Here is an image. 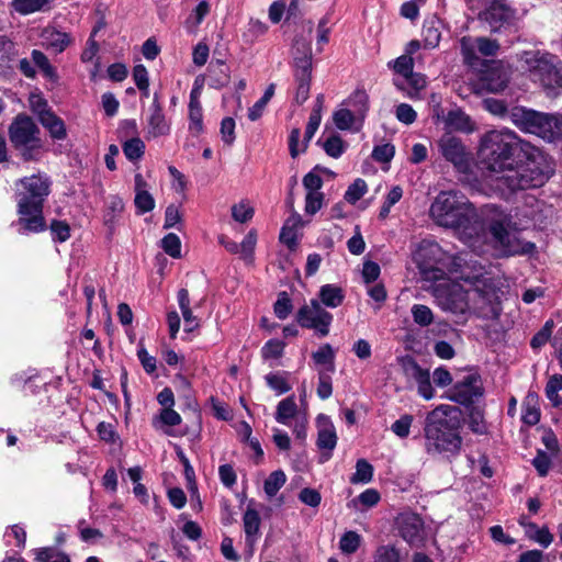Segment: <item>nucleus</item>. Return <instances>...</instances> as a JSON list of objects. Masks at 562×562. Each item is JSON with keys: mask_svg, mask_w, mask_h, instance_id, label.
Returning <instances> with one entry per match:
<instances>
[{"mask_svg": "<svg viewBox=\"0 0 562 562\" xmlns=\"http://www.w3.org/2000/svg\"><path fill=\"white\" fill-rule=\"evenodd\" d=\"M476 155L482 168L495 176L497 188L510 192L542 187L553 172L548 155L507 128L484 133Z\"/></svg>", "mask_w": 562, "mask_h": 562, "instance_id": "obj_1", "label": "nucleus"}, {"mask_svg": "<svg viewBox=\"0 0 562 562\" xmlns=\"http://www.w3.org/2000/svg\"><path fill=\"white\" fill-rule=\"evenodd\" d=\"M462 281L443 279L431 286L438 306L453 314L472 310L481 318L497 319L504 294L499 280L481 267L476 272L464 276Z\"/></svg>", "mask_w": 562, "mask_h": 562, "instance_id": "obj_2", "label": "nucleus"}, {"mask_svg": "<svg viewBox=\"0 0 562 562\" xmlns=\"http://www.w3.org/2000/svg\"><path fill=\"white\" fill-rule=\"evenodd\" d=\"M429 214L439 226L451 228L469 246L484 235V223L473 204L461 193L441 191L430 205Z\"/></svg>", "mask_w": 562, "mask_h": 562, "instance_id": "obj_3", "label": "nucleus"}, {"mask_svg": "<svg viewBox=\"0 0 562 562\" xmlns=\"http://www.w3.org/2000/svg\"><path fill=\"white\" fill-rule=\"evenodd\" d=\"M460 409L440 404L429 412L425 419V450L430 456L456 457L462 447L460 436Z\"/></svg>", "mask_w": 562, "mask_h": 562, "instance_id": "obj_4", "label": "nucleus"}, {"mask_svg": "<svg viewBox=\"0 0 562 562\" xmlns=\"http://www.w3.org/2000/svg\"><path fill=\"white\" fill-rule=\"evenodd\" d=\"M16 225L20 234L40 233L46 229L43 215L44 201L50 192V181L45 173L24 177L15 183Z\"/></svg>", "mask_w": 562, "mask_h": 562, "instance_id": "obj_5", "label": "nucleus"}, {"mask_svg": "<svg viewBox=\"0 0 562 562\" xmlns=\"http://www.w3.org/2000/svg\"><path fill=\"white\" fill-rule=\"evenodd\" d=\"M518 59L530 79L538 82L548 97H557L562 92V63L557 56L527 50L519 54Z\"/></svg>", "mask_w": 562, "mask_h": 562, "instance_id": "obj_6", "label": "nucleus"}, {"mask_svg": "<svg viewBox=\"0 0 562 562\" xmlns=\"http://www.w3.org/2000/svg\"><path fill=\"white\" fill-rule=\"evenodd\" d=\"M8 133L11 144L24 160H38L44 144L41 130L32 117L24 113L18 114L10 124Z\"/></svg>", "mask_w": 562, "mask_h": 562, "instance_id": "obj_7", "label": "nucleus"}, {"mask_svg": "<svg viewBox=\"0 0 562 562\" xmlns=\"http://www.w3.org/2000/svg\"><path fill=\"white\" fill-rule=\"evenodd\" d=\"M513 121L520 130L549 142L562 137V116L517 108L513 112Z\"/></svg>", "mask_w": 562, "mask_h": 562, "instance_id": "obj_8", "label": "nucleus"}, {"mask_svg": "<svg viewBox=\"0 0 562 562\" xmlns=\"http://www.w3.org/2000/svg\"><path fill=\"white\" fill-rule=\"evenodd\" d=\"M441 157L460 172L468 175L473 166V155L461 138L449 133L443 134L437 142Z\"/></svg>", "mask_w": 562, "mask_h": 562, "instance_id": "obj_9", "label": "nucleus"}, {"mask_svg": "<svg viewBox=\"0 0 562 562\" xmlns=\"http://www.w3.org/2000/svg\"><path fill=\"white\" fill-rule=\"evenodd\" d=\"M510 220L504 215L499 220H495L490 224V232L498 247L506 256L526 254L533 249V244L521 243L517 234L509 229Z\"/></svg>", "mask_w": 562, "mask_h": 562, "instance_id": "obj_10", "label": "nucleus"}, {"mask_svg": "<svg viewBox=\"0 0 562 562\" xmlns=\"http://www.w3.org/2000/svg\"><path fill=\"white\" fill-rule=\"evenodd\" d=\"M480 18L486 22L491 32L517 33L519 30L516 12L502 1H493L480 13Z\"/></svg>", "mask_w": 562, "mask_h": 562, "instance_id": "obj_11", "label": "nucleus"}, {"mask_svg": "<svg viewBox=\"0 0 562 562\" xmlns=\"http://www.w3.org/2000/svg\"><path fill=\"white\" fill-rule=\"evenodd\" d=\"M296 322L303 328L314 329L319 337H325L329 334L333 315L318 300L313 299L297 311Z\"/></svg>", "mask_w": 562, "mask_h": 562, "instance_id": "obj_12", "label": "nucleus"}, {"mask_svg": "<svg viewBox=\"0 0 562 562\" xmlns=\"http://www.w3.org/2000/svg\"><path fill=\"white\" fill-rule=\"evenodd\" d=\"M484 395V386L477 373L465 375L449 392L448 398L461 405H471Z\"/></svg>", "mask_w": 562, "mask_h": 562, "instance_id": "obj_13", "label": "nucleus"}, {"mask_svg": "<svg viewBox=\"0 0 562 562\" xmlns=\"http://www.w3.org/2000/svg\"><path fill=\"white\" fill-rule=\"evenodd\" d=\"M171 124L166 117L159 97L154 94L153 103L149 105L145 117V138L155 139L170 134Z\"/></svg>", "mask_w": 562, "mask_h": 562, "instance_id": "obj_14", "label": "nucleus"}, {"mask_svg": "<svg viewBox=\"0 0 562 562\" xmlns=\"http://www.w3.org/2000/svg\"><path fill=\"white\" fill-rule=\"evenodd\" d=\"M404 374L415 381L417 393L426 401L435 397V389L430 382L429 370L423 369L413 358L405 357L401 360Z\"/></svg>", "mask_w": 562, "mask_h": 562, "instance_id": "obj_15", "label": "nucleus"}, {"mask_svg": "<svg viewBox=\"0 0 562 562\" xmlns=\"http://www.w3.org/2000/svg\"><path fill=\"white\" fill-rule=\"evenodd\" d=\"M316 446L322 452L321 462H325L331 457L333 450L337 446L338 437L331 419L324 414H319L316 417Z\"/></svg>", "mask_w": 562, "mask_h": 562, "instance_id": "obj_16", "label": "nucleus"}, {"mask_svg": "<svg viewBox=\"0 0 562 562\" xmlns=\"http://www.w3.org/2000/svg\"><path fill=\"white\" fill-rule=\"evenodd\" d=\"M397 526L401 537L411 546L420 544L426 539L424 520L415 513H402Z\"/></svg>", "mask_w": 562, "mask_h": 562, "instance_id": "obj_17", "label": "nucleus"}, {"mask_svg": "<svg viewBox=\"0 0 562 562\" xmlns=\"http://www.w3.org/2000/svg\"><path fill=\"white\" fill-rule=\"evenodd\" d=\"M34 112L38 114L41 124L48 131L54 139H65L67 131L64 121L50 109L41 110L34 104Z\"/></svg>", "mask_w": 562, "mask_h": 562, "instance_id": "obj_18", "label": "nucleus"}, {"mask_svg": "<svg viewBox=\"0 0 562 562\" xmlns=\"http://www.w3.org/2000/svg\"><path fill=\"white\" fill-rule=\"evenodd\" d=\"M243 524L246 543L249 547V554L251 555L254 551V546L260 535L261 519L259 513L256 509L248 506L243 516Z\"/></svg>", "mask_w": 562, "mask_h": 562, "instance_id": "obj_19", "label": "nucleus"}, {"mask_svg": "<svg viewBox=\"0 0 562 562\" xmlns=\"http://www.w3.org/2000/svg\"><path fill=\"white\" fill-rule=\"evenodd\" d=\"M302 413L299 409L294 395H290L278 403L274 419L279 424L291 426L292 422L299 418Z\"/></svg>", "mask_w": 562, "mask_h": 562, "instance_id": "obj_20", "label": "nucleus"}, {"mask_svg": "<svg viewBox=\"0 0 562 562\" xmlns=\"http://www.w3.org/2000/svg\"><path fill=\"white\" fill-rule=\"evenodd\" d=\"M182 418L179 413L171 408H162L159 414L151 419V425L156 430L162 431L167 436H175L171 427L180 425Z\"/></svg>", "mask_w": 562, "mask_h": 562, "instance_id": "obj_21", "label": "nucleus"}, {"mask_svg": "<svg viewBox=\"0 0 562 562\" xmlns=\"http://www.w3.org/2000/svg\"><path fill=\"white\" fill-rule=\"evenodd\" d=\"M41 36L44 45L53 49L56 54L63 53L72 44V38L68 33L56 30L55 27L44 29Z\"/></svg>", "mask_w": 562, "mask_h": 562, "instance_id": "obj_22", "label": "nucleus"}, {"mask_svg": "<svg viewBox=\"0 0 562 562\" xmlns=\"http://www.w3.org/2000/svg\"><path fill=\"white\" fill-rule=\"evenodd\" d=\"M301 226V216L296 213L290 215L281 228L280 241L286 245L288 248L295 249L297 246V232Z\"/></svg>", "mask_w": 562, "mask_h": 562, "instance_id": "obj_23", "label": "nucleus"}, {"mask_svg": "<svg viewBox=\"0 0 562 562\" xmlns=\"http://www.w3.org/2000/svg\"><path fill=\"white\" fill-rule=\"evenodd\" d=\"M299 65L301 70L295 71V79L297 82L295 101L301 104L308 99L312 71H308V61L306 59H301Z\"/></svg>", "mask_w": 562, "mask_h": 562, "instance_id": "obj_24", "label": "nucleus"}, {"mask_svg": "<svg viewBox=\"0 0 562 562\" xmlns=\"http://www.w3.org/2000/svg\"><path fill=\"white\" fill-rule=\"evenodd\" d=\"M341 105L353 112L355 116L362 117L364 120L369 111V95L364 90H356L341 103Z\"/></svg>", "mask_w": 562, "mask_h": 562, "instance_id": "obj_25", "label": "nucleus"}, {"mask_svg": "<svg viewBox=\"0 0 562 562\" xmlns=\"http://www.w3.org/2000/svg\"><path fill=\"white\" fill-rule=\"evenodd\" d=\"M394 85L406 92L409 98H416L418 92L423 90L426 85V77L422 74L412 71L409 76H405L403 79L394 80Z\"/></svg>", "mask_w": 562, "mask_h": 562, "instance_id": "obj_26", "label": "nucleus"}, {"mask_svg": "<svg viewBox=\"0 0 562 562\" xmlns=\"http://www.w3.org/2000/svg\"><path fill=\"white\" fill-rule=\"evenodd\" d=\"M135 205L138 213L150 212L155 207V201L151 194L146 190V182L142 175L135 176Z\"/></svg>", "mask_w": 562, "mask_h": 562, "instance_id": "obj_27", "label": "nucleus"}, {"mask_svg": "<svg viewBox=\"0 0 562 562\" xmlns=\"http://www.w3.org/2000/svg\"><path fill=\"white\" fill-rule=\"evenodd\" d=\"M312 359L319 370L324 372L335 371V351L329 344H324L315 352L312 353Z\"/></svg>", "mask_w": 562, "mask_h": 562, "instance_id": "obj_28", "label": "nucleus"}, {"mask_svg": "<svg viewBox=\"0 0 562 562\" xmlns=\"http://www.w3.org/2000/svg\"><path fill=\"white\" fill-rule=\"evenodd\" d=\"M520 525L526 528L527 537L543 548H548L552 543L553 535L548 527L539 528L535 522H525L524 520H520Z\"/></svg>", "mask_w": 562, "mask_h": 562, "instance_id": "obj_29", "label": "nucleus"}, {"mask_svg": "<svg viewBox=\"0 0 562 562\" xmlns=\"http://www.w3.org/2000/svg\"><path fill=\"white\" fill-rule=\"evenodd\" d=\"M319 303L325 306L335 308L342 304L345 294L341 288L335 284H325L319 289Z\"/></svg>", "mask_w": 562, "mask_h": 562, "instance_id": "obj_30", "label": "nucleus"}, {"mask_svg": "<svg viewBox=\"0 0 562 562\" xmlns=\"http://www.w3.org/2000/svg\"><path fill=\"white\" fill-rule=\"evenodd\" d=\"M484 81L488 91L497 93L507 87L508 76L499 66H497L491 68L486 72Z\"/></svg>", "mask_w": 562, "mask_h": 562, "instance_id": "obj_31", "label": "nucleus"}, {"mask_svg": "<svg viewBox=\"0 0 562 562\" xmlns=\"http://www.w3.org/2000/svg\"><path fill=\"white\" fill-rule=\"evenodd\" d=\"M446 123L450 128L460 132L471 133L474 131V123L470 116L459 110L450 111L446 117Z\"/></svg>", "mask_w": 562, "mask_h": 562, "instance_id": "obj_32", "label": "nucleus"}, {"mask_svg": "<svg viewBox=\"0 0 562 562\" xmlns=\"http://www.w3.org/2000/svg\"><path fill=\"white\" fill-rule=\"evenodd\" d=\"M521 419L526 425L535 426L540 420V409L536 396L529 395L522 404Z\"/></svg>", "mask_w": 562, "mask_h": 562, "instance_id": "obj_33", "label": "nucleus"}, {"mask_svg": "<svg viewBox=\"0 0 562 562\" xmlns=\"http://www.w3.org/2000/svg\"><path fill=\"white\" fill-rule=\"evenodd\" d=\"M306 59L308 61V71H312V49L310 42L306 40H296L293 45V60L295 71H300V60Z\"/></svg>", "mask_w": 562, "mask_h": 562, "instance_id": "obj_34", "label": "nucleus"}, {"mask_svg": "<svg viewBox=\"0 0 562 562\" xmlns=\"http://www.w3.org/2000/svg\"><path fill=\"white\" fill-rule=\"evenodd\" d=\"M268 386L276 392L277 395H282L291 390V384L288 381L286 372L269 373L265 376Z\"/></svg>", "mask_w": 562, "mask_h": 562, "instance_id": "obj_35", "label": "nucleus"}, {"mask_svg": "<svg viewBox=\"0 0 562 562\" xmlns=\"http://www.w3.org/2000/svg\"><path fill=\"white\" fill-rule=\"evenodd\" d=\"M562 391V374H553L546 385V395L554 407L562 404L559 392Z\"/></svg>", "mask_w": 562, "mask_h": 562, "instance_id": "obj_36", "label": "nucleus"}, {"mask_svg": "<svg viewBox=\"0 0 562 562\" xmlns=\"http://www.w3.org/2000/svg\"><path fill=\"white\" fill-rule=\"evenodd\" d=\"M374 562H402L400 550L391 544H382L373 554Z\"/></svg>", "mask_w": 562, "mask_h": 562, "instance_id": "obj_37", "label": "nucleus"}, {"mask_svg": "<svg viewBox=\"0 0 562 562\" xmlns=\"http://www.w3.org/2000/svg\"><path fill=\"white\" fill-rule=\"evenodd\" d=\"M203 130L202 105L189 104V131L192 135L199 136Z\"/></svg>", "mask_w": 562, "mask_h": 562, "instance_id": "obj_38", "label": "nucleus"}, {"mask_svg": "<svg viewBox=\"0 0 562 562\" xmlns=\"http://www.w3.org/2000/svg\"><path fill=\"white\" fill-rule=\"evenodd\" d=\"M285 342L280 339H270L261 348L265 360H277L283 356Z\"/></svg>", "mask_w": 562, "mask_h": 562, "instance_id": "obj_39", "label": "nucleus"}, {"mask_svg": "<svg viewBox=\"0 0 562 562\" xmlns=\"http://www.w3.org/2000/svg\"><path fill=\"white\" fill-rule=\"evenodd\" d=\"M361 543V536L356 531L345 532L339 540V549L345 554L355 553Z\"/></svg>", "mask_w": 562, "mask_h": 562, "instance_id": "obj_40", "label": "nucleus"}, {"mask_svg": "<svg viewBox=\"0 0 562 562\" xmlns=\"http://www.w3.org/2000/svg\"><path fill=\"white\" fill-rule=\"evenodd\" d=\"M286 476L283 471L278 470L272 472L265 481V492L269 497H273L279 490L284 485Z\"/></svg>", "mask_w": 562, "mask_h": 562, "instance_id": "obj_41", "label": "nucleus"}, {"mask_svg": "<svg viewBox=\"0 0 562 562\" xmlns=\"http://www.w3.org/2000/svg\"><path fill=\"white\" fill-rule=\"evenodd\" d=\"M372 476H373L372 465L367 460L359 459L356 464V472L351 476L350 481L353 484L368 483L372 480Z\"/></svg>", "mask_w": 562, "mask_h": 562, "instance_id": "obj_42", "label": "nucleus"}, {"mask_svg": "<svg viewBox=\"0 0 562 562\" xmlns=\"http://www.w3.org/2000/svg\"><path fill=\"white\" fill-rule=\"evenodd\" d=\"M35 559L38 562H70L67 554L54 548H40L35 550Z\"/></svg>", "mask_w": 562, "mask_h": 562, "instance_id": "obj_43", "label": "nucleus"}, {"mask_svg": "<svg viewBox=\"0 0 562 562\" xmlns=\"http://www.w3.org/2000/svg\"><path fill=\"white\" fill-rule=\"evenodd\" d=\"M255 214L254 207L248 201H240L232 206V217L238 223L249 222Z\"/></svg>", "mask_w": 562, "mask_h": 562, "instance_id": "obj_44", "label": "nucleus"}, {"mask_svg": "<svg viewBox=\"0 0 562 562\" xmlns=\"http://www.w3.org/2000/svg\"><path fill=\"white\" fill-rule=\"evenodd\" d=\"M368 191V186L363 179H356L345 192V200L350 203H357Z\"/></svg>", "mask_w": 562, "mask_h": 562, "instance_id": "obj_45", "label": "nucleus"}, {"mask_svg": "<svg viewBox=\"0 0 562 562\" xmlns=\"http://www.w3.org/2000/svg\"><path fill=\"white\" fill-rule=\"evenodd\" d=\"M145 151V144L139 137L126 140L123 145V153L128 160L139 159Z\"/></svg>", "mask_w": 562, "mask_h": 562, "instance_id": "obj_46", "label": "nucleus"}, {"mask_svg": "<svg viewBox=\"0 0 562 562\" xmlns=\"http://www.w3.org/2000/svg\"><path fill=\"white\" fill-rule=\"evenodd\" d=\"M412 316L414 322L419 326H428L434 322L432 311L423 304H415L412 306Z\"/></svg>", "mask_w": 562, "mask_h": 562, "instance_id": "obj_47", "label": "nucleus"}, {"mask_svg": "<svg viewBox=\"0 0 562 562\" xmlns=\"http://www.w3.org/2000/svg\"><path fill=\"white\" fill-rule=\"evenodd\" d=\"M256 244L257 232L255 229H250L239 244V256L246 261H251Z\"/></svg>", "mask_w": 562, "mask_h": 562, "instance_id": "obj_48", "label": "nucleus"}, {"mask_svg": "<svg viewBox=\"0 0 562 562\" xmlns=\"http://www.w3.org/2000/svg\"><path fill=\"white\" fill-rule=\"evenodd\" d=\"M32 60L43 71V74L53 80L57 79L56 69L50 65L48 58L41 50L34 49L32 52Z\"/></svg>", "mask_w": 562, "mask_h": 562, "instance_id": "obj_49", "label": "nucleus"}, {"mask_svg": "<svg viewBox=\"0 0 562 562\" xmlns=\"http://www.w3.org/2000/svg\"><path fill=\"white\" fill-rule=\"evenodd\" d=\"M323 148L328 156L339 158L346 149V144L340 136L333 135L324 142Z\"/></svg>", "mask_w": 562, "mask_h": 562, "instance_id": "obj_50", "label": "nucleus"}, {"mask_svg": "<svg viewBox=\"0 0 562 562\" xmlns=\"http://www.w3.org/2000/svg\"><path fill=\"white\" fill-rule=\"evenodd\" d=\"M161 248L172 258H179L181 256V241L173 233L166 235L161 239Z\"/></svg>", "mask_w": 562, "mask_h": 562, "instance_id": "obj_51", "label": "nucleus"}, {"mask_svg": "<svg viewBox=\"0 0 562 562\" xmlns=\"http://www.w3.org/2000/svg\"><path fill=\"white\" fill-rule=\"evenodd\" d=\"M422 34L425 48H435L438 46L441 34L434 23L424 24Z\"/></svg>", "mask_w": 562, "mask_h": 562, "instance_id": "obj_52", "label": "nucleus"}, {"mask_svg": "<svg viewBox=\"0 0 562 562\" xmlns=\"http://www.w3.org/2000/svg\"><path fill=\"white\" fill-rule=\"evenodd\" d=\"M47 0H13V7L21 14H30L40 11Z\"/></svg>", "mask_w": 562, "mask_h": 562, "instance_id": "obj_53", "label": "nucleus"}, {"mask_svg": "<svg viewBox=\"0 0 562 562\" xmlns=\"http://www.w3.org/2000/svg\"><path fill=\"white\" fill-rule=\"evenodd\" d=\"M553 328L554 322L552 319L547 321L543 327L532 337L530 346L533 349H539L544 346L549 341Z\"/></svg>", "mask_w": 562, "mask_h": 562, "instance_id": "obj_54", "label": "nucleus"}, {"mask_svg": "<svg viewBox=\"0 0 562 562\" xmlns=\"http://www.w3.org/2000/svg\"><path fill=\"white\" fill-rule=\"evenodd\" d=\"M460 45L464 61L469 65H474V61L477 59L475 54L477 50L475 38L464 36L461 38Z\"/></svg>", "mask_w": 562, "mask_h": 562, "instance_id": "obj_55", "label": "nucleus"}, {"mask_svg": "<svg viewBox=\"0 0 562 562\" xmlns=\"http://www.w3.org/2000/svg\"><path fill=\"white\" fill-rule=\"evenodd\" d=\"M274 314L280 319H285L292 312V302L286 292H281L273 306Z\"/></svg>", "mask_w": 562, "mask_h": 562, "instance_id": "obj_56", "label": "nucleus"}, {"mask_svg": "<svg viewBox=\"0 0 562 562\" xmlns=\"http://www.w3.org/2000/svg\"><path fill=\"white\" fill-rule=\"evenodd\" d=\"M391 66V63L389 64ZM392 67L394 71L402 77L409 76L414 68V60L412 56L402 55L397 57L393 63Z\"/></svg>", "mask_w": 562, "mask_h": 562, "instance_id": "obj_57", "label": "nucleus"}, {"mask_svg": "<svg viewBox=\"0 0 562 562\" xmlns=\"http://www.w3.org/2000/svg\"><path fill=\"white\" fill-rule=\"evenodd\" d=\"M413 420L412 415L405 414L392 424L391 429L397 437L406 438L409 435Z\"/></svg>", "mask_w": 562, "mask_h": 562, "instance_id": "obj_58", "label": "nucleus"}, {"mask_svg": "<svg viewBox=\"0 0 562 562\" xmlns=\"http://www.w3.org/2000/svg\"><path fill=\"white\" fill-rule=\"evenodd\" d=\"M333 122L338 130H355L353 123L349 117L348 110L340 104V108L333 113Z\"/></svg>", "mask_w": 562, "mask_h": 562, "instance_id": "obj_59", "label": "nucleus"}, {"mask_svg": "<svg viewBox=\"0 0 562 562\" xmlns=\"http://www.w3.org/2000/svg\"><path fill=\"white\" fill-rule=\"evenodd\" d=\"M299 499L307 506L317 507L322 502V495L315 488L304 487L299 493Z\"/></svg>", "mask_w": 562, "mask_h": 562, "instance_id": "obj_60", "label": "nucleus"}, {"mask_svg": "<svg viewBox=\"0 0 562 562\" xmlns=\"http://www.w3.org/2000/svg\"><path fill=\"white\" fill-rule=\"evenodd\" d=\"M395 148L393 145L386 143L375 146L372 150V157L379 162H390L394 157Z\"/></svg>", "mask_w": 562, "mask_h": 562, "instance_id": "obj_61", "label": "nucleus"}, {"mask_svg": "<svg viewBox=\"0 0 562 562\" xmlns=\"http://www.w3.org/2000/svg\"><path fill=\"white\" fill-rule=\"evenodd\" d=\"M50 232L54 240L59 243H64L70 237V227L64 221H53L50 224Z\"/></svg>", "mask_w": 562, "mask_h": 562, "instance_id": "obj_62", "label": "nucleus"}, {"mask_svg": "<svg viewBox=\"0 0 562 562\" xmlns=\"http://www.w3.org/2000/svg\"><path fill=\"white\" fill-rule=\"evenodd\" d=\"M475 42L477 44V50L483 56H494L499 50V44L495 40H490L487 37H476Z\"/></svg>", "mask_w": 562, "mask_h": 562, "instance_id": "obj_63", "label": "nucleus"}, {"mask_svg": "<svg viewBox=\"0 0 562 562\" xmlns=\"http://www.w3.org/2000/svg\"><path fill=\"white\" fill-rule=\"evenodd\" d=\"M333 393L331 380L324 370H318L317 395L322 400L328 398Z\"/></svg>", "mask_w": 562, "mask_h": 562, "instance_id": "obj_64", "label": "nucleus"}]
</instances>
